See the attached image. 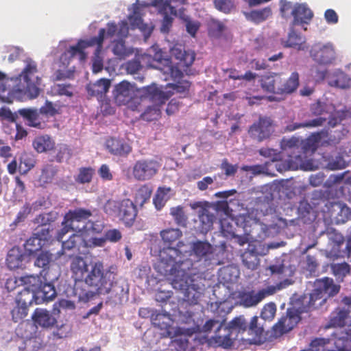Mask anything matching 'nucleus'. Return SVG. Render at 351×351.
Masks as SVG:
<instances>
[{
    "label": "nucleus",
    "instance_id": "obj_1",
    "mask_svg": "<svg viewBox=\"0 0 351 351\" xmlns=\"http://www.w3.org/2000/svg\"><path fill=\"white\" fill-rule=\"evenodd\" d=\"M70 270L75 280L73 292L79 301L87 302L96 295L108 294L117 286L114 282L117 266L105 269L101 261L87 262L80 256H74L71 258Z\"/></svg>",
    "mask_w": 351,
    "mask_h": 351
},
{
    "label": "nucleus",
    "instance_id": "obj_2",
    "mask_svg": "<svg viewBox=\"0 0 351 351\" xmlns=\"http://www.w3.org/2000/svg\"><path fill=\"white\" fill-rule=\"evenodd\" d=\"M176 252L178 250L174 248L161 252V260L154 269L171 282L173 289L183 292L186 302L189 305L197 304L205 290V279L192 272L193 263L191 259L176 262L171 253Z\"/></svg>",
    "mask_w": 351,
    "mask_h": 351
},
{
    "label": "nucleus",
    "instance_id": "obj_3",
    "mask_svg": "<svg viewBox=\"0 0 351 351\" xmlns=\"http://www.w3.org/2000/svg\"><path fill=\"white\" fill-rule=\"evenodd\" d=\"M107 29L101 28L99 30L97 36L91 37L88 40H80L76 45L71 46L69 49L64 53V56H69V58L79 55L80 60H84L86 54L84 49L88 47L97 46L95 53H99L103 46V43L106 33L109 37L117 36L119 40L116 41L113 45L112 51L114 55L123 56L125 54V43L123 40L129 34V25L127 21H121L118 25L114 22H109L107 23Z\"/></svg>",
    "mask_w": 351,
    "mask_h": 351
},
{
    "label": "nucleus",
    "instance_id": "obj_4",
    "mask_svg": "<svg viewBox=\"0 0 351 351\" xmlns=\"http://www.w3.org/2000/svg\"><path fill=\"white\" fill-rule=\"evenodd\" d=\"M114 99L119 106H127L132 110L141 111V101L148 99L162 104L167 99L165 93L155 85L137 90L128 82L123 81L115 86Z\"/></svg>",
    "mask_w": 351,
    "mask_h": 351
},
{
    "label": "nucleus",
    "instance_id": "obj_5",
    "mask_svg": "<svg viewBox=\"0 0 351 351\" xmlns=\"http://www.w3.org/2000/svg\"><path fill=\"white\" fill-rule=\"evenodd\" d=\"M299 73L293 72L289 78L285 79L282 73H271L263 75L259 84L263 91L276 95H289L294 93L300 84Z\"/></svg>",
    "mask_w": 351,
    "mask_h": 351
},
{
    "label": "nucleus",
    "instance_id": "obj_6",
    "mask_svg": "<svg viewBox=\"0 0 351 351\" xmlns=\"http://www.w3.org/2000/svg\"><path fill=\"white\" fill-rule=\"evenodd\" d=\"M247 329V322L243 316L234 318L228 326L221 323L215 331V335L210 339V343L223 348H230L238 337L239 333Z\"/></svg>",
    "mask_w": 351,
    "mask_h": 351
},
{
    "label": "nucleus",
    "instance_id": "obj_7",
    "mask_svg": "<svg viewBox=\"0 0 351 351\" xmlns=\"http://www.w3.org/2000/svg\"><path fill=\"white\" fill-rule=\"evenodd\" d=\"M37 72L36 63L32 59H27L25 66L21 73L18 77L10 80L16 83L13 91L27 94L31 98L38 97L40 93L38 86L40 79L36 75Z\"/></svg>",
    "mask_w": 351,
    "mask_h": 351
},
{
    "label": "nucleus",
    "instance_id": "obj_8",
    "mask_svg": "<svg viewBox=\"0 0 351 351\" xmlns=\"http://www.w3.org/2000/svg\"><path fill=\"white\" fill-rule=\"evenodd\" d=\"M315 287L310 294L306 311L322 306L326 303L328 298L337 295L341 288L340 285L334 283L332 278L328 277L316 280Z\"/></svg>",
    "mask_w": 351,
    "mask_h": 351
},
{
    "label": "nucleus",
    "instance_id": "obj_9",
    "mask_svg": "<svg viewBox=\"0 0 351 351\" xmlns=\"http://www.w3.org/2000/svg\"><path fill=\"white\" fill-rule=\"evenodd\" d=\"M24 280L28 286L33 287L36 293V304L53 300L56 296L54 286L50 282H43L38 276H25Z\"/></svg>",
    "mask_w": 351,
    "mask_h": 351
},
{
    "label": "nucleus",
    "instance_id": "obj_10",
    "mask_svg": "<svg viewBox=\"0 0 351 351\" xmlns=\"http://www.w3.org/2000/svg\"><path fill=\"white\" fill-rule=\"evenodd\" d=\"M160 167V163L154 158H142L134 164L132 173L138 181H146L155 176Z\"/></svg>",
    "mask_w": 351,
    "mask_h": 351
},
{
    "label": "nucleus",
    "instance_id": "obj_11",
    "mask_svg": "<svg viewBox=\"0 0 351 351\" xmlns=\"http://www.w3.org/2000/svg\"><path fill=\"white\" fill-rule=\"evenodd\" d=\"M302 311L295 308H289L286 315L282 316L273 326L272 333L275 337H280L291 330L300 320Z\"/></svg>",
    "mask_w": 351,
    "mask_h": 351
},
{
    "label": "nucleus",
    "instance_id": "obj_12",
    "mask_svg": "<svg viewBox=\"0 0 351 351\" xmlns=\"http://www.w3.org/2000/svg\"><path fill=\"white\" fill-rule=\"evenodd\" d=\"M273 120L266 116L259 117L257 121H255L248 129L250 137L256 142H262L269 138L273 130Z\"/></svg>",
    "mask_w": 351,
    "mask_h": 351
},
{
    "label": "nucleus",
    "instance_id": "obj_13",
    "mask_svg": "<svg viewBox=\"0 0 351 351\" xmlns=\"http://www.w3.org/2000/svg\"><path fill=\"white\" fill-rule=\"evenodd\" d=\"M114 207L117 217L125 226L131 227L136 218L138 210L136 206L130 199L114 202Z\"/></svg>",
    "mask_w": 351,
    "mask_h": 351
},
{
    "label": "nucleus",
    "instance_id": "obj_14",
    "mask_svg": "<svg viewBox=\"0 0 351 351\" xmlns=\"http://www.w3.org/2000/svg\"><path fill=\"white\" fill-rule=\"evenodd\" d=\"M160 235L162 241L169 246L160 251L159 257H160L161 252L165 250L168 248H174L178 250V252H176V254L171 253L172 258L176 262H178L179 260L176 261L174 256H179L181 254L180 248L184 245V241H178L182 237V232L178 228H167L161 230ZM160 260L161 258H160L158 262L155 265V266L160 261ZM180 261L181 260L180 259Z\"/></svg>",
    "mask_w": 351,
    "mask_h": 351
},
{
    "label": "nucleus",
    "instance_id": "obj_15",
    "mask_svg": "<svg viewBox=\"0 0 351 351\" xmlns=\"http://www.w3.org/2000/svg\"><path fill=\"white\" fill-rule=\"evenodd\" d=\"M151 5L155 7L158 12L163 16L160 27L161 32L164 33L169 32L173 23V19L172 16L177 15L176 8L169 4V1L165 0H152Z\"/></svg>",
    "mask_w": 351,
    "mask_h": 351
},
{
    "label": "nucleus",
    "instance_id": "obj_16",
    "mask_svg": "<svg viewBox=\"0 0 351 351\" xmlns=\"http://www.w3.org/2000/svg\"><path fill=\"white\" fill-rule=\"evenodd\" d=\"M143 14V8L141 5H135L132 13L128 16V19L130 28L132 29H138L143 34L145 40H147L151 36L154 26L143 22L142 19Z\"/></svg>",
    "mask_w": 351,
    "mask_h": 351
},
{
    "label": "nucleus",
    "instance_id": "obj_17",
    "mask_svg": "<svg viewBox=\"0 0 351 351\" xmlns=\"http://www.w3.org/2000/svg\"><path fill=\"white\" fill-rule=\"evenodd\" d=\"M90 210L84 208H76L69 210L64 217L69 222L73 228L77 227V232H82L86 230L87 224L84 222L92 216Z\"/></svg>",
    "mask_w": 351,
    "mask_h": 351
},
{
    "label": "nucleus",
    "instance_id": "obj_18",
    "mask_svg": "<svg viewBox=\"0 0 351 351\" xmlns=\"http://www.w3.org/2000/svg\"><path fill=\"white\" fill-rule=\"evenodd\" d=\"M310 53L315 61L322 64H330L335 59V50L330 43L315 44L312 47Z\"/></svg>",
    "mask_w": 351,
    "mask_h": 351
},
{
    "label": "nucleus",
    "instance_id": "obj_19",
    "mask_svg": "<svg viewBox=\"0 0 351 351\" xmlns=\"http://www.w3.org/2000/svg\"><path fill=\"white\" fill-rule=\"evenodd\" d=\"M298 143L299 141L294 138L282 141V154L289 156L287 160L289 169H296L298 163L302 162V157L299 154Z\"/></svg>",
    "mask_w": 351,
    "mask_h": 351
},
{
    "label": "nucleus",
    "instance_id": "obj_20",
    "mask_svg": "<svg viewBox=\"0 0 351 351\" xmlns=\"http://www.w3.org/2000/svg\"><path fill=\"white\" fill-rule=\"evenodd\" d=\"M351 310L345 306H337L330 313L328 317V322L326 325V328H343L348 322L350 323ZM350 324H348L349 325Z\"/></svg>",
    "mask_w": 351,
    "mask_h": 351
},
{
    "label": "nucleus",
    "instance_id": "obj_21",
    "mask_svg": "<svg viewBox=\"0 0 351 351\" xmlns=\"http://www.w3.org/2000/svg\"><path fill=\"white\" fill-rule=\"evenodd\" d=\"M293 12L292 27L308 24L313 17V12L305 3H295Z\"/></svg>",
    "mask_w": 351,
    "mask_h": 351
},
{
    "label": "nucleus",
    "instance_id": "obj_22",
    "mask_svg": "<svg viewBox=\"0 0 351 351\" xmlns=\"http://www.w3.org/2000/svg\"><path fill=\"white\" fill-rule=\"evenodd\" d=\"M171 319L168 313H156L152 315V322L154 327L160 329V335L163 337L173 338V328Z\"/></svg>",
    "mask_w": 351,
    "mask_h": 351
},
{
    "label": "nucleus",
    "instance_id": "obj_23",
    "mask_svg": "<svg viewBox=\"0 0 351 351\" xmlns=\"http://www.w3.org/2000/svg\"><path fill=\"white\" fill-rule=\"evenodd\" d=\"M214 248L208 241H199L191 243V255H194L197 261L211 259Z\"/></svg>",
    "mask_w": 351,
    "mask_h": 351
},
{
    "label": "nucleus",
    "instance_id": "obj_24",
    "mask_svg": "<svg viewBox=\"0 0 351 351\" xmlns=\"http://www.w3.org/2000/svg\"><path fill=\"white\" fill-rule=\"evenodd\" d=\"M330 217L337 223H345L350 215V208L341 202H331L326 205Z\"/></svg>",
    "mask_w": 351,
    "mask_h": 351
},
{
    "label": "nucleus",
    "instance_id": "obj_25",
    "mask_svg": "<svg viewBox=\"0 0 351 351\" xmlns=\"http://www.w3.org/2000/svg\"><path fill=\"white\" fill-rule=\"evenodd\" d=\"M108 152L115 156H127L132 150V147L123 139L110 138L106 141Z\"/></svg>",
    "mask_w": 351,
    "mask_h": 351
},
{
    "label": "nucleus",
    "instance_id": "obj_26",
    "mask_svg": "<svg viewBox=\"0 0 351 351\" xmlns=\"http://www.w3.org/2000/svg\"><path fill=\"white\" fill-rule=\"evenodd\" d=\"M32 319L34 324L44 328H52L57 322L56 319L49 311L37 308L32 315Z\"/></svg>",
    "mask_w": 351,
    "mask_h": 351
},
{
    "label": "nucleus",
    "instance_id": "obj_27",
    "mask_svg": "<svg viewBox=\"0 0 351 351\" xmlns=\"http://www.w3.org/2000/svg\"><path fill=\"white\" fill-rule=\"evenodd\" d=\"M110 87V80L102 78L95 83H89L86 86V90L88 95L96 97L98 99L102 100L103 97L108 93Z\"/></svg>",
    "mask_w": 351,
    "mask_h": 351
},
{
    "label": "nucleus",
    "instance_id": "obj_28",
    "mask_svg": "<svg viewBox=\"0 0 351 351\" xmlns=\"http://www.w3.org/2000/svg\"><path fill=\"white\" fill-rule=\"evenodd\" d=\"M193 334L191 329L184 330L181 328H176L172 333L173 337H176L172 343L176 351H186L189 346V339L187 336Z\"/></svg>",
    "mask_w": 351,
    "mask_h": 351
},
{
    "label": "nucleus",
    "instance_id": "obj_29",
    "mask_svg": "<svg viewBox=\"0 0 351 351\" xmlns=\"http://www.w3.org/2000/svg\"><path fill=\"white\" fill-rule=\"evenodd\" d=\"M25 254L18 246H14L8 252L6 257V265L11 270L22 267Z\"/></svg>",
    "mask_w": 351,
    "mask_h": 351
},
{
    "label": "nucleus",
    "instance_id": "obj_30",
    "mask_svg": "<svg viewBox=\"0 0 351 351\" xmlns=\"http://www.w3.org/2000/svg\"><path fill=\"white\" fill-rule=\"evenodd\" d=\"M18 113L27 121L29 126L43 129L45 122L41 121L39 111L36 109L23 108L18 110Z\"/></svg>",
    "mask_w": 351,
    "mask_h": 351
},
{
    "label": "nucleus",
    "instance_id": "obj_31",
    "mask_svg": "<svg viewBox=\"0 0 351 351\" xmlns=\"http://www.w3.org/2000/svg\"><path fill=\"white\" fill-rule=\"evenodd\" d=\"M269 293L265 290H261L258 293L254 291L243 292L240 295L241 304L245 307L256 306L262 301Z\"/></svg>",
    "mask_w": 351,
    "mask_h": 351
},
{
    "label": "nucleus",
    "instance_id": "obj_32",
    "mask_svg": "<svg viewBox=\"0 0 351 351\" xmlns=\"http://www.w3.org/2000/svg\"><path fill=\"white\" fill-rule=\"evenodd\" d=\"M328 84L330 86L347 88L351 86V79L341 70H337L328 76Z\"/></svg>",
    "mask_w": 351,
    "mask_h": 351
},
{
    "label": "nucleus",
    "instance_id": "obj_33",
    "mask_svg": "<svg viewBox=\"0 0 351 351\" xmlns=\"http://www.w3.org/2000/svg\"><path fill=\"white\" fill-rule=\"evenodd\" d=\"M16 304H21L29 306L36 304V293L33 287L25 285L22 290L18 292L15 299Z\"/></svg>",
    "mask_w": 351,
    "mask_h": 351
},
{
    "label": "nucleus",
    "instance_id": "obj_34",
    "mask_svg": "<svg viewBox=\"0 0 351 351\" xmlns=\"http://www.w3.org/2000/svg\"><path fill=\"white\" fill-rule=\"evenodd\" d=\"M33 147L38 153H43L54 149L55 142L48 135L36 137L33 141Z\"/></svg>",
    "mask_w": 351,
    "mask_h": 351
},
{
    "label": "nucleus",
    "instance_id": "obj_35",
    "mask_svg": "<svg viewBox=\"0 0 351 351\" xmlns=\"http://www.w3.org/2000/svg\"><path fill=\"white\" fill-rule=\"evenodd\" d=\"M171 53L175 56L178 60H180L179 64L182 66H190L192 65L195 58L194 52L186 51L182 52V50L176 47H173L171 49Z\"/></svg>",
    "mask_w": 351,
    "mask_h": 351
},
{
    "label": "nucleus",
    "instance_id": "obj_36",
    "mask_svg": "<svg viewBox=\"0 0 351 351\" xmlns=\"http://www.w3.org/2000/svg\"><path fill=\"white\" fill-rule=\"evenodd\" d=\"M272 14L271 10L269 7H266L261 10H252L250 12L246 13L247 19L255 23H260L267 20Z\"/></svg>",
    "mask_w": 351,
    "mask_h": 351
},
{
    "label": "nucleus",
    "instance_id": "obj_37",
    "mask_svg": "<svg viewBox=\"0 0 351 351\" xmlns=\"http://www.w3.org/2000/svg\"><path fill=\"white\" fill-rule=\"evenodd\" d=\"M198 217L202 223V228L206 230H208L212 228L215 219V215L207 208H201L198 210Z\"/></svg>",
    "mask_w": 351,
    "mask_h": 351
},
{
    "label": "nucleus",
    "instance_id": "obj_38",
    "mask_svg": "<svg viewBox=\"0 0 351 351\" xmlns=\"http://www.w3.org/2000/svg\"><path fill=\"white\" fill-rule=\"evenodd\" d=\"M94 174L95 169L93 168L90 167H80L78 174L75 178V180L78 184H88L92 181Z\"/></svg>",
    "mask_w": 351,
    "mask_h": 351
},
{
    "label": "nucleus",
    "instance_id": "obj_39",
    "mask_svg": "<svg viewBox=\"0 0 351 351\" xmlns=\"http://www.w3.org/2000/svg\"><path fill=\"white\" fill-rule=\"evenodd\" d=\"M326 117H320L319 118H316L304 123L290 124L286 127V131L292 132L300 128H311L320 126L323 125V123L326 121Z\"/></svg>",
    "mask_w": 351,
    "mask_h": 351
},
{
    "label": "nucleus",
    "instance_id": "obj_40",
    "mask_svg": "<svg viewBox=\"0 0 351 351\" xmlns=\"http://www.w3.org/2000/svg\"><path fill=\"white\" fill-rule=\"evenodd\" d=\"M170 214L173 217L176 223L182 227H186L187 216L185 215L184 208L181 206L172 207L170 209Z\"/></svg>",
    "mask_w": 351,
    "mask_h": 351
},
{
    "label": "nucleus",
    "instance_id": "obj_41",
    "mask_svg": "<svg viewBox=\"0 0 351 351\" xmlns=\"http://www.w3.org/2000/svg\"><path fill=\"white\" fill-rule=\"evenodd\" d=\"M45 245L41 239L35 235L34 232L25 242V247L29 254H32L34 252L40 251Z\"/></svg>",
    "mask_w": 351,
    "mask_h": 351
},
{
    "label": "nucleus",
    "instance_id": "obj_42",
    "mask_svg": "<svg viewBox=\"0 0 351 351\" xmlns=\"http://www.w3.org/2000/svg\"><path fill=\"white\" fill-rule=\"evenodd\" d=\"M304 42L303 37L294 30V27L290 25V31L285 43L286 47H296Z\"/></svg>",
    "mask_w": 351,
    "mask_h": 351
},
{
    "label": "nucleus",
    "instance_id": "obj_43",
    "mask_svg": "<svg viewBox=\"0 0 351 351\" xmlns=\"http://www.w3.org/2000/svg\"><path fill=\"white\" fill-rule=\"evenodd\" d=\"M152 193L151 187L147 184H143L136 191L135 195V201L140 205H143L148 201Z\"/></svg>",
    "mask_w": 351,
    "mask_h": 351
},
{
    "label": "nucleus",
    "instance_id": "obj_44",
    "mask_svg": "<svg viewBox=\"0 0 351 351\" xmlns=\"http://www.w3.org/2000/svg\"><path fill=\"white\" fill-rule=\"evenodd\" d=\"M331 270L337 279L343 280L345 276L350 273V266L346 262L334 263L331 265Z\"/></svg>",
    "mask_w": 351,
    "mask_h": 351
},
{
    "label": "nucleus",
    "instance_id": "obj_45",
    "mask_svg": "<svg viewBox=\"0 0 351 351\" xmlns=\"http://www.w3.org/2000/svg\"><path fill=\"white\" fill-rule=\"evenodd\" d=\"M56 219V214L53 212L41 213L37 215L34 219V223L38 224V226H50L51 223L55 221Z\"/></svg>",
    "mask_w": 351,
    "mask_h": 351
},
{
    "label": "nucleus",
    "instance_id": "obj_46",
    "mask_svg": "<svg viewBox=\"0 0 351 351\" xmlns=\"http://www.w3.org/2000/svg\"><path fill=\"white\" fill-rule=\"evenodd\" d=\"M53 254L49 252L41 251L36 256L34 261L36 267L46 269L49 267V263L52 261Z\"/></svg>",
    "mask_w": 351,
    "mask_h": 351
},
{
    "label": "nucleus",
    "instance_id": "obj_47",
    "mask_svg": "<svg viewBox=\"0 0 351 351\" xmlns=\"http://www.w3.org/2000/svg\"><path fill=\"white\" fill-rule=\"evenodd\" d=\"M334 110V106L332 105H328L326 103H323L321 101H317L311 106V112L316 116H321L327 114L330 112V110Z\"/></svg>",
    "mask_w": 351,
    "mask_h": 351
},
{
    "label": "nucleus",
    "instance_id": "obj_48",
    "mask_svg": "<svg viewBox=\"0 0 351 351\" xmlns=\"http://www.w3.org/2000/svg\"><path fill=\"white\" fill-rule=\"evenodd\" d=\"M29 306L21 304H16V306L11 311L12 320L18 322L23 319L27 315Z\"/></svg>",
    "mask_w": 351,
    "mask_h": 351
},
{
    "label": "nucleus",
    "instance_id": "obj_49",
    "mask_svg": "<svg viewBox=\"0 0 351 351\" xmlns=\"http://www.w3.org/2000/svg\"><path fill=\"white\" fill-rule=\"evenodd\" d=\"M243 263L247 269L254 270L258 265V258L253 252H245L243 254Z\"/></svg>",
    "mask_w": 351,
    "mask_h": 351
},
{
    "label": "nucleus",
    "instance_id": "obj_50",
    "mask_svg": "<svg viewBox=\"0 0 351 351\" xmlns=\"http://www.w3.org/2000/svg\"><path fill=\"white\" fill-rule=\"evenodd\" d=\"M54 93L60 96L71 97L73 95V87L71 84H57L53 86Z\"/></svg>",
    "mask_w": 351,
    "mask_h": 351
},
{
    "label": "nucleus",
    "instance_id": "obj_51",
    "mask_svg": "<svg viewBox=\"0 0 351 351\" xmlns=\"http://www.w3.org/2000/svg\"><path fill=\"white\" fill-rule=\"evenodd\" d=\"M32 211V206L29 204L26 203L23 205L10 226H17L20 223L23 222Z\"/></svg>",
    "mask_w": 351,
    "mask_h": 351
},
{
    "label": "nucleus",
    "instance_id": "obj_52",
    "mask_svg": "<svg viewBox=\"0 0 351 351\" xmlns=\"http://www.w3.org/2000/svg\"><path fill=\"white\" fill-rule=\"evenodd\" d=\"M57 173V169L53 165H46L42 170L40 175V180L44 183H50L52 182L54 176Z\"/></svg>",
    "mask_w": 351,
    "mask_h": 351
},
{
    "label": "nucleus",
    "instance_id": "obj_53",
    "mask_svg": "<svg viewBox=\"0 0 351 351\" xmlns=\"http://www.w3.org/2000/svg\"><path fill=\"white\" fill-rule=\"evenodd\" d=\"M258 317L254 316L247 325V331L249 335H254L256 337H259L263 332V328L258 325Z\"/></svg>",
    "mask_w": 351,
    "mask_h": 351
},
{
    "label": "nucleus",
    "instance_id": "obj_54",
    "mask_svg": "<svg viewBox=\"0 0 351 351\" xmlns=\"http://www.w3.org/2000/svg\"><path fill=\"white\" fill-rule=\"evenodd\" d=\"M141 117L143 120L147 121L156 120L160 117V110L158 109V108L155 106H149L141 114Z\"/></svg>",
    "mask_w": 351,
    "mask_h": 351
},
{
    "label": "nucleus",
    "instance_id": "obj_55",
    "mask_svg": "<svg viewBox=\"0 0 351 351\" xmlns=\"http://www.w3.org/2000/svg\"><path fill=\"white\" fill-rule=\"evenodd\" d=\"M39 112L46 117H53L58 113V110L51 101L46 100L44 105L40 108Z\"/></svg>",
    "mask_w": 351,
    "mask_h": 351
},
{
    "label": "nucleus",
    "instance_id": "obj_56",
    "mask_svg": "<svg viewBox=\"0 0 351 351\" xmlns=\"http://www.w3.org/2000/svg\"><path fill=\"white\" fill-rule=\"evenodd\" d=\"M215 7L226 14L230 13L234 8L232 0H214Z\"/></svg>",
    "mask_w": 351,
    "mask_h": 351
},
{
    "label": "nucleus",
    "instance_id": "obj_57",
    "mask_svg": "<svg viewBox=\"0 0 351 351\" xmlns=\"http://www.w3.org/2000/svg\"><path fill=\"white\" fill-rule=\"evenodd\" d=\"M51 231L52 228L50 226H37L34 230V234L45 243L46 241H48L51 238Z\"/></svg>",
    "mask_w": 351,
    "mask_h": 351
},
{
    "label": "nucleus",
    "instance_id": "obj_58",
    "mask_svg": "<svg viewBox=\"0 0 351 351\" xmlns=\"http://www.w3.org/2000/svg\"><path fill=\"white\" fill-rule=\"evenodd\" d=\"M276 307L274 303L265 304L261 313V317L265 320H271L276 314Z\"/></svg>",
    "mask_w": 351,
    "mask_h": 351
},
{
    "label": "nucleus",
    "instance_id": "obj_59",
    "mask_svg": "<svg viewBox=\"0 0 351 351\" xmlns=\"http://www.w3.org/2000/svg\"><path fill=\"white\" fill-rule=\"evenodd\" d=\"M185 21V26L186 32L192 36L195 37L196 33L200 27V23L198 21H191L188 16H182Z\"/></svg>",
    "mask_w": 351,
    "mask_h": 351
},
{
    "label": "nucleus",
    "instance_id": "obj_60",
    "mask_svg": "<svg viewBox=\"0 0 351 351\" xmlns=\"http://www.w3.org/2000/svg\"><path fill=\"white\" fill-rule=\"evenodd\" d=\"M62 228L56 234V239L59 241H62L64 236L67 234L70 231H75L77 232L76 229L77 227L73 228L72 225L67 221V220L64 217L63 221L62 222Z\"/></svg>",
    "mask_w": 351,
    "mask_h": 351
},
{
    "label": "nucleus",
    "instance_id": "obj_61",
    "mask_svg": "<svg viewBox=\"0 0 351 351\" xmlns=\"http://www.w3.org/2000/svg\"><path fill=\"white\" fill-rule=\"evenodd\" d=\"M221 169L227 177L234 176L238 171V165L230 164L227 159H223L221 164Z\"/></svg>",
    "mask_w": 351,
    "mask_h": 351
},
{
    "label": "nucleus",
    "instance_id": "obj_62",
    "mask_svg": "<svg viewBox=\"0 0 351 351\" xmlns=\"http://www.w3.org/2000/svg\"><path fill=\"white\" fill-rule=\"evenodd\" d=\"M295 9V4L287 0L280 1V12L284 18H287L293 15V10Z\"/></svg>",
    "mask_w": 351,
    "mask_h": 351
},
{
    "label": "nucleus",
    "instance_id": "obj_63",
    "mask_svg": "<svg viewBox=\"0 0 351 351\" xmlns=\"http://www.w3.org/2000/svg\"><path fill=\"white\" fill-rule=\"evenodd\" d=\"M23 278H25V276L20 278L12 277L8 278L5 282V288L8 291H12L20 285L24 286L25 285H27L24 280L22 281Z\"/></svg>",
    "mask_w": 351,
    "mask_h": 351
},
{
    "label": "nucleus",
    "instance_id": "obj_64",
    "mask_svg": "<svg viewBox=\"0 0 351 351\" xmlns=\"http://www.w3.org/2000/svg\"><path fill=\"white\" fill-rule=\"evenodd\" d=\"M82 240L80 235L73 234L69 239L62 242V250H71L77 246V243Z\"/></svg>",
    "mask_w": 351,
    "mask_h": 351
}]
</instances>
